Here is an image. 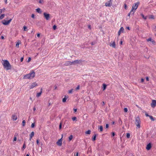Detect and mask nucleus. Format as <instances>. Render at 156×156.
<instances>
[{
    "mask_svg": "<svg viewBox=\"0 0 156 156\" xmlns=\"http://www.w3.org/2000/svg\"><path fill=\"white\" fill-rule=\"evenodd\" d=\"M156 106V100H152V103L151 104V106L152 108H154Z\"/></svg>",
    "mask_w": 156,
    "mask_h": 156,
    "instance_id": "7",
    "label": "nucleus"
},
{
    "mask_svg": "<svg viewBox=\"0 0 156 156\" xmlns=\"http://www.w3.org/2000/svg\"><path fill=\"white\" fill-rule=\"evenodd\" d=\"M80 88V86L78 85V86L76 87V90H78Z\"/></svg>",
    "mask_w": 156,
    "mask_h": 156,
    "instance_id": "50",
    "label": "nucleus"
},
{
    "mask_svg": "<svg viewBox=\"0 0 156 156\" xmlns=\"http://www.w3.org/2000/svg\"><path fill=\"white\" fill-rule=\"evenodd\" d=\"M78 154H79L78 153V152H77L76 153V155H75V156H78Z\"/></svg>",
    "mask_w": 156,
    "mask_h": 156,
    "instance_id": "62",
    "label": "nucleus"
},
{
    "mask_svg": "<svg viewBox=\"0 0 156 156\" xmlns=\"http://www.w3.org/2000/svg\"><path fill=\"white\" fill-rule=\"evenodd\" d=\"M48 106H49L50 105H51V103L50 102H48Z\"/></svg>",
    "mask_w": 156,
    "mask_h": 156,
    "instance_id": "57",
    "label": "nucleus"
},
{
    "mask_svg": "<svg viewBox=\"0 0 156 156\" xmlns=\"http://www.w3.org/2000/svg\"><path fill=\"white\" fill-rule=\"evenodd\" d=\"M141 16L143 18V19H144V20H146L147 19V16H144V15L143 14H141Z\"/></svg>",
    "mask_w": 156,
    "mask_h": 156,
    "instance_id": "29",
    "label": "nucleus"
},
{
    "mask_svg": "<svg viewBox=\"0 0 156 156\" xmlns=\"http://www.w3.org/2000/svg\"><path fill=\"white\" fill-rule=\"evenodd\" d=\"M56 26L55 25H54L53 26V29L54 30H55L56 28Z\"/></svg>",
    "mask_w": 156,
    "mask_h": 156,
    "instance_id": "41",
    "label": "nucleus"
},
{
    "mask_svg": "<svg viewBox=\"0 0 156 156\" xmlns=\"http://www.w3.org/2000/svg\"><path fill=\"white\" fill-rule=\"evenodd\" d=\"M149 117L150 119L152 121H154V118L153 117V116L151 115H150Z\"/></svg>",
    "mask_w": 156,
    "mask_h": 156,
    "instance_id": "23",
    "label": "nucleus"
},
{
    "mask_svg": "<svg viewBox=\"0 0 156 156\" xmlns=\"http://www.w3.org/2000/svg\"><path fill=\"white\" fill-rule=\"evenodd\" d=\"M115 133H114V132H113L112 133V136H115Z\"/></svg>",
    "mask_w": 156,
    "mask_h": 156,
    "instance_id": "64",
    "label": "nucleus"
},
{
    "mask_svg": "<svg viewBox=\"0 0 156 156\" xmlns=\"http://www.w3.org/2000/svg\"><path fill=\"white\" fill-rule=\"evenodd\" d=\"M31 60V58H30V57H29L28 58V60L27 61V62H30V61Z\"/></svg>",
    "mask_w": 156,
    "mask_h": 156,
    "instance_id": "45",
    "label": "nucleus"
},
{
    "mask_svg": "<svg viewBox=\"0 0 156 156\" xmlns=\"http://www.w3.org/2000/svg\"><path fill=\"white\" fill-rule=\"evenodd\" d=\"M1 38L2 39H4V37L3 36H2L1 37Z\"/></svg>",
    "mask_w": 156,
    "mask_h": 156,
    "instance_id": "55",
    "label": "nucleus"
},
{
    "mask_svg": "<svg viewBox=\"0 0 156 156\" xmlns=\"http://www.w3.org/2000/svg\"><path fill=\"white\" fill-rule=\"evenodd\" d=\"M124 8H125V9H127V5L126 4H124Z\"/></svg>",
    "mask_w": 156,
    "mask_h": 156,
    "instance_id": "47",
    "label": "nucleus"
},
{
    "mask_svg": "<svg viewBox=\"0 0 156 156\" xmlns=\"http://www.w3.org/2000/svg\"><path fill=\"white\" fill-rule=\"evenodd\" d=\"M112 0H110L109 1L105 3V5L106 6H111L112 5Z\"/></svg>",
    "mask_w": 156,
    "mask_h": 156,
    "instance_id": "8",
    "label": "nucleus"
},
{
    "mask_svg": "<svg viewBox=\"0 0 156 156\" xmlns=\"http://www.w3.org/2000/svg\"><path fill=\"white\" fill-rule=\"evenodd\" d=\"M95 44V42H92L91 43V45H94Z\"/></svg>",
    "mask_w": 156,
    "mask_h": 156,
    "instance_id": "54",
    "label": "nucleus"
},
{
    "mask_svg": "<svg viewBox=\"0 0 156 156\" xmlns=\"http://www.w3.org/2000/svg\"><path fill=\"white\" fill-rule=\"evenodd\" d=\"M151 147V145L150 143L148 144L146 146V149L147 150H150Z\"/></svg>",
    "mask_w": 156,
    "mask_h": 156,
    "instance_id": "15",
    "label": "nucleus"
},
{
    "mask_svg": "<svg viewBox=\"0 0 156 156\" xmlns=\"http://www.w3.org/2000/svg\"><path fill=\"white\" fill-rule=\"evenodd\" d=\"M5 9V8H3L2 9H0V14L3 12H4Z\"/></svg>",
    "mask_w": 156,
    "mask_h": 156,
    "instance_id": "32",
    "label": "nucleus"
},
{
    "mask_svg": "<svg viewBox=\"0 0 156 156\" xmlns=\"http://www.w3.org/2000/svg\"><path fill=\"white\" fill-rule=\"evenodd\" d=\"M91 133V131L90 130H88L85 132L86 134H90Z\"/></svg>",
    "mask_w": 156,
    "mask_h": 156,
    "instance_id": "25",
    "label": "nucleus"
},
{
    "mask_svg": "<svg viewBox=\"0 0 156 156\" xmlns=\"http://www.w3.org/2000/svg\"><path fill=\"white\" fill-rule=\"evenodd\" d=\"M33 110H34V111H35L36 110V108L35 107H34L33 108Z\"/></svg>",
    "mask_w": 156,
    "mask_h": 156,
    "instance_id": "63",
    "label": "nucleus"
},
{
    "mask_svg": "<svg viewBox=\"0 0 156 156\" xmlns=\"http://www.w3.org/2000/svg\"><path fill=\"white\" fill-rule=\"evenodd\" d=\"M74 112H76L77 111V109L76 108V109H74Z\"/></svg>",
    "mask_w": 156,
    "mask_h": 156,
    "instance_id": "59",
    "label": "nucleus"
},
{
    "mask_svg": "<svg viewBox=\"0 0 156 156\" xmlns=\"http://www.w3.org/2000/svg\"><path fill=\"white\" fill-rule=\"evenodd\" d=\"M36 10V12L39 13H41V9L39 8L37 9Z\"/></svg>",
    "mask_w": 156,
    "mask_h": 156,
    "instance_id": "20",
    "label": "nucleus"
},
{
    "mask_svg": "<svg viewBox=\"0 0 156 156\" xmlns=\"http://www.w3.org/2000/svg\"><path fill=\"white\" fill-rule=\"evenodd\" d=\"M62 138L58 140L57 142H56L57 144L59 146H61L62 144Z\"/></svg>",
    "mask_w": 156,
    "mask_h": 156,
    "instance_id": "9",
    "label": "nucleus"
},
{
    "mask_svg": "<svg viewBox=\"0 0 156 156\" xmlns=\"http://www.w3.org/2000/svg\"><path fill=\"white\" fill-rule=\"evenodd\" d=\"M151 42H152V43L153 44H155V41L154 40L152 39V40H151Z\"/></svg>",
    "mask_w": 156,
    "mask_h": 156,
    "instance_id": "37",
    "label": "nucleus"
},
{
    "mask_svg": "<svg viewBox=\"0 0 156 156\" xmlns=\"http://www.w3.org/2000/svg\"><path fill=\"white\" fill-rule=\"evenodd\" d=\"M81 62V61L80 60H75L72 62L73 64L75 65L77 63H80Z\"/></svg>",
    "mask_w": 156,
    "mask_h": 156,
    "instance_id": "14",
    "label": "nucleus"
},
{
    "mask_svg": "<svg viewBox=\"0 0 156 156\" xmlns=\"http://www.w3.org/2000/svg\"><path fill=\"white\" fill-rule=\"evenodd\" d=\"M39 140H37V144H39Z\"/></svg>",
    "mask_w": 156,
    "mask_h": 156,
    "instance_id": "61",
    "label": "nucleus"
},
{
    "mask_svg": "<svg viewBox=\"0 0 156 156\" xmlns=\"http://www.w3.org/2000/svg\"><path fill=\"white\" fill-rule=\"evenodd\" d=\"M73 89H71L70 90H69V94H71L72 93V92H73Z\"/></svg>",
    "mask_w": 156,
    "mask_h": 156,
    "instance_id": "36",
    "label": "nucleus"
},
{
    "mask_svg": "<svg viewBox=\"0 0 156 156\" xmlns=\"http://www.w3.org/2000/svg\"><path fill=\"white\" fill-rule=\"evenodd\" d=\"M146 80L147 81H148L149 80V78L148 77H146Z\"/></svg>",
    "mask_w": 156,
    "mask_h": 156,
    "instance_id": "53",
    "label": "nucleus"
},
{
    "mask_svg": "<svg viewBox=\"0 0 156 156\" xmlns=\"http://www.w3.org/2000/svg\"><path fill=\"white\" fill-rule=\"evenodd\" d=\"M2 63L4 68L7 70L11 69V66L9 62L7 60H3Z\"/></svg>",
    "mask_w": 156,
    "mask_h": 156,
    "instance_id": "2",
    "label": "nucleus"
},
{
    "mask_svg": "<svg viewBox=\"0 0 156 156\" xmlns=\"http://www.w3.org/2000/svg\"><path fill=\"white\" fill-rule=\"evenodd\" d=\"M23 30L25 31H27V27L26 26H24L23 27Z\"/></svg>",
    "mask_w": 156,
    "mask_h": 156,
    "instance_id": "34",
    "label": "nucleus"
},
{
    "mask_svg": "<svg viewBox=\"0 0 156 156\" xmlns=\"http://www.w3.org/2000/svg\"><path fill=\"white\" fill-rule=\"evenodd\" d=\"M141 82H143L144 81V79L143 78H142L141 79Z\"/></svg>",
    "mask_w": 156,
    "mask_h": 156,
    "instance_id": "58",
    "label": "nucleus"
},
{
    "mask_svg": "<svg viewBox=\"0 0 156 156\" xmlns=\"http://www.w3.org/2000/svg\"><path fill=\"white\" fill-rule=\"evenodd\" d=\"M21 41L20 40H18L16 42V47L18 48L19 47V45L20 44V43Z\"/></svg>",
    "mask_w": 156,
    "mask_h": 156,
    "instance_id": "19",
    "label": "nucleus"
},
{
    "mask_svg": "<svg viewBox=\"0 0 156 156\" xmlns=\"http://www.w3.org/2000/svg\"><path fill=\"white\" fill-rule=\"evenodd\" d=\"M139 4V2H137L136 3L134 4L132 7V9L130 11V12H132L133 15L135 12Z\"/></svg>",
    "mask_w": 156,
    "mask_h": 156,
    "instance_id": "3",
    "label": "nucleus"
},
{
    "mask_svg": "<svg viewBox=\"0 0 156 156\" xmlns=\"http://www.w3.org/2000/svg\"><path fill=\"white\" fill-rule=\"evenodd\" d=\"M42 90H43V89L41 88V91L40 92L38 93L36 95L37 97H39L41 95L42 92Z\"/></svg>",
    "mask_w": 156,
    "mask_h": 156,
    "instance_id": "17",
    "label": "nucleus"
},
{
    "mask_svg": "<svg viewBox=\"0 0 156 156\" xmlns=\"http://www.w3.org/2000/svg\"><path fill=\"white\" fill-rule=\"evenodd\" d=\"M35 124L34 123H32L31 125V127L32 128H34V127Z\"/></svg>",
    "mask_w": 156,
    "mask_h": 156,
    "instance_id": "40",
    "label": "nucleus"
},
{
    "mask_svg": "<svg viewBox=\"0 0 156 156\" xmlns=\"http://www.w3.org/2000/svg\"><path fill=\"white\" fill-rule=\"evenodd\" d=\"M124 30V29L122 27L120 28V30L118 31V35L119 36H120L121 33H122L123 32Z\"/></svg>",
    "mask_w": 156,
    "mask_h": 156,
    "instance_id": "10",
    "label": "nucleus"
},
{
    "mask_svg": "<svg viewBox=\"0 0 156 156\" xmlns=\"http://www.w3.org/2000/svg\"><path fill=\"white\" fill-rule=\"evenodd\" d=\"M130 134L129 133H127V134H126V137L128 138H129L130 137Z\"/></svg>",
    "mask_w": 156,
    "mask_h": 156,
    "instance_id": "35",
    "label": "nucleus"
},
{
    "mask_svg": "<svg viewBox=\"0 0 156 156\" xmlns=\"http://www.w3.org/2000/svg\"><path fill=\"white\" fill-rule=\"evenodd\" d=\"M26 122L25 120H23L22 121V125L24 126L25 125Z\"/></svg>",
    "mask_w": 156,
    "mask_h": 156,
    "instance_id": "31",
    "label": "nucleus"
},
{
    "mask_svg": "<svg viewBox=\"0 0 156 156\" xmlns=\"http://www.w3.org/2000/svg\"><path fill=\"white\" fill-rule=\"evenodd\" d=\"M34 135V132H32L30 134V137L31 138H32V137Z\"/></svg>",
    "mask_w": 156,
    "mask_h": 156,
    "instance_id": "21",
    "label": "nucleus"
},
{
    "mask_svg": "<svg viewBox=\"0 0 156 156\" xmlns=\"http://www.w3.org/2000/svg\"><path fill=\"white\" fill-rule=\"evenodd\" d=\"M73 63H72V62H71L70 61H67L65 62L64 63V65L66 66H69L72 65Z\"/></svg>",
    "mask_w": 156,
    "mask_h": 156,
    "instance_id": "13",
    "label": "nucleus"
},
{
    "mask_svg": "<svg viewBox=\"0 0 156 156\" xmlns=\"http://www.w3.org/2000/svg\"><path fill=\"white\" fill-rule=\"evenodd\" d=\"M88 28L90 29H91V26H90V25H88Z\"/></svg>",
    "mask_w": 156,
    "mask_h": 156,
    "instance_id": "52",
    "label": "nucleus"
},
{
    "mask_svg": "<svg viewBox=\"0 0 156 156\" xmlns=\"http://www.w3.org/2000/svg\"><path fill=\"white\" fill-rule=\"evenodd\" d=\"M149 19H154V16L153 15H151L149 16Z\"/></svg>",
    "mask_w": 156,
    "mask_h": 156,
    "instance_id": "26",
    "label": "nucleus"
},
{
    "mask_svg": "<svg viewBox=\"0 0 156 156\" xmlns=\"http://www.w3.org/2000/svg\"><path fill=\"white\" fill-rule=\"evenodd\" d=\"M43 14L46 20H48L50 19V15L49 14L47 13L46 12H44Z\"/></svg>",
    "mask_w": 156,
    "mask_h": 156,
    "instance_id": "6",
    "label": "nucleus"
},
{
    "mask_svg": "<svg viewBox=\"0 0 156 156\" xmlns=\"http://www.w3.org/2000/svg\"><path fill=\"white\" fill-rule=\"evenodd\" d=\"M35 76V73L34 71H32L29 73L24 75L23 79H31L33 78Z\"/></svg>",
    "mask_w": 156,
    "mask_h": 156,
    "instance_id": "1",
    "label": "nucleus"
},
{
    "mask_svg": "<svg viewBox=\"0 0 156 156\" xmlns=\"http://www.w3.org/2000/svg\"><path fill=\"white\" fill-rule=\"evenodd\" d=\"M12 119L13 121H16L17 119V117L16 115L13 114L12 115Z\"/></svg>",
    "mask_w": 156,
    "mask_h": 156,
    "instance_id": "12",
    "label": "nucleus"
},
{
    "mask_svg": "<svg viewBox=\"0 0 156 156\" xmlns=\"http://www.w3.org/2000/svg\"><path fill=\"white\" fill-rule=\"evenodd\" d=\"M124 111L125 112H127V111H128L127 108H124Z\"/></svg>",
    "mask_w": 156,
    "mask_h": 156,
    "instance_id": "39",
    "label": "nucleus"
},
{
    "mask_svg": "<svg viewBox=\"0 0 156 156\" xmlns=\"http://www.w3.org/2000/svg\"><path fill=\"white\" fill-rule=\"evenodd\" d=\"M5 14H2L0 16V20L2 19L5 17Z\"/></svg>",
    "mask_w": 156,
    "mask_h": 156,
    "instance_id": "22",
    "label": "nucleus"
},
{
    "mask_svg": "<svg viewBox=\"0 0 156 156\" xmlns=\"http://www.w3.org/2000/svg\"><path fill=\"white\" fill-rule=\"evenodd\" d=\"M140 118L139 117H136V119L135 123L138 128L139 129L140 127Z\"/></svg>",
    "mask_w": 156,
    "mask_h": 156,
    "instance_id": "4",
    "label": "nucleus"
},
{
    "mask_svg": "<svg viewBox=\"0 0 156 156\" xmlns=\"http://www.w3.org/2000/svg\"><path fill=\"white\" fill-rule=\"evenodd\" d=\"M31 17L33 18H35V15L34 14H33L31 15Z\"/></svg>",
    "mask_w": 156,
    "mask_h": 156,
    "instance_id": "43",
    "label": "nucleus"
},
{
    "mask_svg": "<svg viewBox=\"0 0 156 156\" xmlns=\"http://www.w3.org/2000/svg\"><path fill=\"white\" fill-rule=\"evenodd\" d=\"M132 13H133V12H130L128 14V16H130V14H132Z\"/></svg>",
    "mask_w": 156,
    "mask_h": 156,
    "instance_id": "51",
    "label": "nucleus"
},
{
    "mask_svg": "<svg viewBox=\"0 0 156 156\" xmlns=\"http://www.w3.org/2000/svg\"><path fill=\"white\" fill-rule=\"evenodd\" d=\"M76 119V117H74L72 118V119L73 121H74Z\"/></svg>",
    "mask_w": 156,
    "mask_h": 156,
    "instance_id": "42",
    "label": "nucleus"
},
{
    "mask_svg": "<svg viewBox=\"0 0 156 156\" xmlns=\"http://www.w3.org/2000/svg\"><path fill=\"white\" fill-rule=\"evenodd\" d=\"M37 86V83L35 82H34L32 83L31 84L30 86V88L31 89H33L34 87Z\"/></svg>",
    "mask_w": 156,
    "mask_h": 156,
    "instance_id": "11",
    "label": "nucleus"
},
{
    "mask_svg": "<svg viewBox=\"0 0 156 156\" xmlns=\"http://www.w3.org/2000/svg\"><path fill=\"white\" fill-rule=\"evenodd\" d=\"M99 129H100V131L101 132L103 131V126H100L99 127Z\"/></svg>",
    "mask_w": 156,
    "mask_h": 156,
    "instance_id": "33",
    "label": "nucleus"
},
{
    "mask_svg": "<svg viewBox=\"0 0 156 156\" xmlns=\"http://www.w3.org/2000/svg\"><path fill=\"white\" fill-rule=\"evenodd\" d=\"M96 135H95L94 136H93L92 137V140L93 141H94L96 139Z\"/></svg>",
    "mask_w": 156,
    "mask_h": 156,
    "instance_id": "30",
    "label": "nucleus"
},
{
    "mask_svg": "<svg viewBox=\"0 0 156 156\" xmlns=\"http://www.w3.org/2000/svg\"><path fill=\"white\" fill-rule=\"evenodd\" d=\"M152 40V39H151V38L150 37L148 38L147 39V41L148 42L149 41H151Z\"/></svg>",
    "mask_w": 156,
    "mask_h": 156,
    "instance_id": "38",
    "label": "nucleus"
},
{
    "mask_svg": "<svg viewBox=\"0 0 156 156\" xmlns=\"http://www.w3.org/2000/svg\"><path fill=\"white\" fill-rule=\"evenodd\" d=\"M108 127H109L108 124H106V126H105L106 128H108Z\"/></svg>",
    "mask_w": 156,
    "mask_h": 156,
    "instance_id": "46",
    "label": "nucleus"
},
{
    "mask_svg": "<svg viewBox=\"0 0 156 156\" xmlns=\"http://www.w3.org/2000/svg\"><path fill=\"white\" fill-rule=\"evenodd\" d=\"M17 140V138L16 136H14V139H13V141H16Z\"/></svg>",
    "mask_w": 156,
    "mask_h": 156,
    "instance_id": "44",
    "label": "nucleus"
},
{
    "mask_svg": "<svg viewBox=\"0 0 156 156\" xmlns=\"http://www.w3.org/2000/svg\"><path fill=\"white\" fill-rule=\"evenodd\" d=\"M145 115H146V116L149 117V116H150V115H149L147 112H145Z\"/></svg>",
    "mask_w": 156,
    "mask_h": 156,
    "instance_id": "48",
    "label": "nucleus"
},
{
    "mask_svg": "<svg viewBox=\"0 0 156 156\" xmlns=\"http://www.w3.org/2000/svg\"><path fill=\"white\" fill-rule=\"evenodd\" d=\"M68 98V96H65V97L62 99V102H66V100Z\"/></svg>",
    "mask_w": 156,
    "mask_h": 156,
    "instance_id": "18",
    "label": "nucleus"
},
{
    "mask_svg": "<svg viewBox=\"0 0 156 156\" xmlns=\"http://www.w3.org/2000/svg\"><path fill=\"white\" fill-rule=\"evenodd\" d=\"M12 20V19H11L7 21H6L5 20H3L2 21V23L4 25H7L9 24Z\"/></svg>",
    "mask_w": 156,
    "mask_h": 156,
    "instance_id": "5",
    "label": "nucleus"
},
{
    "mask_svg": "<svg viewBox=\"0 0 156 156\" xmlns=\"http://www.w3.org/2000/svg\"><path fill=\"white\" fill-rule=\"evenodd\" d=\"M26 145L25 144V143H24L23 144V146L22 148V150L23 151L26 148Z\"/></svg>",
    "mask_w": 156,
    "mask_h": 156,
    "instance_id": "27",
    "label": "nucleus"
},
{
    "mask_svg": "<svg viewBox=\"0 0 156 156\" xmlns=\"http://www.w3.org/2000/svg\"><path fill=\"white\" fill-rule=\"evenodd\" d=\"M73 136L72 135H71L69 137V141H71L73 139Z\"/></svg>",
    "mask_w": 156,
    "mask_h": 156,
    "instance_id": "28",
    "label": "nucleus"
},
{
    "mask_svg": "<svg viewBox=\"0 0 156 156\" xmlns=\"http://www.w3.org/2000/svg\"><path fill=\"white\" fill-rule=\"evenodd\" d=\"M103 90H104L106 89L107 85L105 84H103Z\"/></svg>",
    "mask_w": 156,
    "mask_h": 156,
    "instance_id": "24",
    "label": "nucleus"
},
{
    "mask_svg": "<svg viewBox=\"0 0 156 156\" xmlns=\"http://www.w3.org/2000/svg\"><path fill=\"white\" fill-rule=\"evenodd\" d=\"M110 46L112 47L113 48H115V42H111L110 44Z\"/></svg>",
    "mask_w": 156,
    "mask_h": 156,
    "instance_id": "16",
    "label": "nucleus"
},
{
    "mask_svg": "<svg viewBox=\"0 0 156 156\" xmlns=\"http://www.w3.org/2000/svg\"><path fill=\"white\" fill-rule=\"evenodd\" d=\"M61 127H62V124H61V123H60L59 125V128L60 129L61 128Z\"/></svg>",
    "mask_w": 156,
    "mask_h": 156,
    "instance_id": "49",
    "label": "nucleus"
},
{
    "mask_svg": "<svg viewBox=\"0 0 156 156\" xmlns=\"http://www.w3.org/2000/svg\"><path fill=\"white\" fill-rule=\"evenodd\" d=\"M23 57H22L21 58L20 61L21 62H22L23 60Z\"/></svg>",
    "mask_w": 156,
    "mask_h": 156,
    "instance_id": "56",
    "label": "nucleus"
},
{
    "mask_svg": "<svg viewBox=\"0 0 156 156\" xmlns=\"http://www.w3.org/2000/svg\"><path fill=\"white\" fill-rule=\"evenodd\" d=\"M40 34H37V36L38 37H40Z\"/></svg>",
    "mask_w": 156,
    "mask_h": 156,
    "instance_id": "60",
    "label": "nucleus"
}]
</instances>
